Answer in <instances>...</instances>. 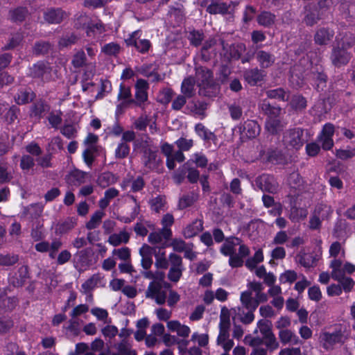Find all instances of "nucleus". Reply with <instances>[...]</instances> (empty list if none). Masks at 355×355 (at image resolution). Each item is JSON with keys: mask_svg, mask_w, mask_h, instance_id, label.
Here are the masks:
<instances>
[{"mask_svg": "<svg viewBox=\"0 0 355 355\" xmlns=\"http://www.w3.org/2000/svg\"><path fill=\"white\" fill-rule=\"evenodd\" d=\"M220 252L224 256L229 257V265L233 268H240L245 263L246 268L252 270L257 268V264L263 261V250L259 249L253 257L244 261V259L250 254V250L238 237L227 238L221 245Z\"/></svg>", "mask_w": 355, "mask_h": 355, "instance_id": "1", "label": "nucleus"}, {"mask_svg": "<svg viewBox=\"0 0 355 355\" xmlns=\"http://www.w3.org/2000/svg\"><path fill=\"white\" fill-rule=\"evenodd\" d=\"M347 338V327L341 324L336 325L332 332H324L320 334V339L323 347L329 349L336 344H343Z\"/></svg>", "mask_w": 355, "mask_h": 355, "instance_id": "2", "label": "nucleus"}, {"mask_svg": "<svg viewBox=\"0 0 355 355\" xmlns=\"http://www.w3.org/2000/svg\"><path fill=\"white\" fill-rule=\"evenodd\" d=\"M141 159L145 173L156 170L161 163V160L157 155V150L155 148L150 146L147 141L142 146Z\"/></svg>", "mask_w": 355, "mask_h": 355, "instance_id": "3", "label": "nucleus"}, {"mask_svg": "<svg viewBox=\"0 0 355 355\" xmlns=\"http://www.w3.org/2000/svg\"><path fill=\"white\" fill-rule=\"evenodd\" d=\"M169 263L171 267L168 273V278L171 282H178L184 270L182 259L180 256L171 253L169 254Z\"/></svg>", "mask_w": 355, "mask_h": 355, "instance_id": "4", "label": "nucleus"}, {"mask_svg": "<svg viewBox=\"0 0 355 355\" xmlns=\"http://www.w3.org/2000/svg\"><path fill=\"white\" fill-rule=\"evenodd\" d=\"M146 297L154 300L158 304H164L166 300V291L162 288L161 283L151 282L146 291Z\"/></svg>", "mask_w": 355, "mask_h": 355, "instance_id": "5", "label": "nucleus"}, {"mask_svg": "<svg viewBox=\"0 0 355 355\" xmlns=\"http://www.w3.org/2000/svg\"><path fill=\"white\" fill-rule=\"evenodd\" d=\"M141 33L139 30L135 31L129 35L125 39V43L128 46H133L140 53H146L151 44L148 40L141 39Z\"/></svg>", "mask_w": 355, "mask_h": 355, "instance_id": "6", "label": "nucleus"}, {"mask_svg": "<svg viewBox=\"0 0 355 355\" xmlns=\"http://www.w3.org/2000/svg\"><path fill=\"white\" fill-rule=\"evenodd\" d=\"M135 103L140 107L142 110H144V103L148 101V89L149 88L148 83L144 79H138L135 85Z\"/></svg>", "mask_w": 355, "mask_h": 355, "instance_id": "7", "label": "nucleus"}, {"mask_svg": "<svg viewBox=\"0 0 355 355\" xmlns=\"http://www.w3.org/2000/svg\"><path fill=\"white\" fill-rule=\"evenodd\" d=\"M303 131L300 128H295L287 131L284 136V142L286 145L296 149L303 145Z\"/></svg>", "mask_w": 355, "mask_h": 355, "instance_id": "8", "label": "nucleus"}, {"mask_svg": "<svg viewBox=\"0 0 355 355\" xmlns=\"http://www.w3.org/2000/svg\"><path fill=\"white\" fill-rule=\"evenodd\" d=\"M351 58L350 53L340 46L334 47L331 54L332 64L337 67L346 65Z\"/></svg>", "mask_w": 355, "mask_h": 355, "instance_id": "9", "label": "nucleus"}, {"mask_svg": "<svg viewBox=\"0 0 355 355\" xmlns=\"http://www.w3.org/2000/svg\"><path fill=\"white\" fill-rule=\"evenodd\" d=\"M256 182L259 189L263 191L274 193L278 190V184L272 175L263 174L257 179Z\"/></svg>", "mask_w": 355, "mask_h": 355, "instance_id": "10", "label": "nucleus"}, {"mask_svg": "<svg viewBox=\"0 0 355 355\" xmlns=\"http://www.w3.org/2000/svg\"><path fill=\"white\" fill-rule=\"evenodd\" d=\"M334 35V32L328 28H320L315 35V43L320 46H326L330 43Z\"/></svg>", "mask_w": 355, "mask_h": 355, "instance_id": "11", "label": "nucleus"}, {"mask_svg": "<svg viewBox=\"0 0 355 355\" xmlns=\"http://www.w3.org/2000/svg\"><path fill=\"white\" fill-rule=\"evenodd\" d=\"M144 186L145 182L141 176H138L136 178H125L121 183V187L123 190L130 187V191L132 192L141 191Z\"/></svg>", "mask_w": 355, "mask_h": 355, "instance_id": "12", "label": "nucleus"}, {"mask_svg": "<svg viewBox=\"0 0 355 355\" xmlns=\"http://www.w3.org/2000/svg\"><path fill=\"white\" fill-rule=\"evenodd\" d=\"M87 176L86 172L75 169L66 176V181L71 186L78 187L86 182Z\"/></svg>", "mask_w": 355, "mask_h": 355, "instance_id": "13", "label": "nucleus"}, {"mask_svg": "<svg viewBox=\"0 0 355 355\" xmlns=\"http://www.w3.org/2000/svg\"><path fill=\"white\" fill-rule=\"evenodd\" d=\"M255 57L261 68H268L271 67L275 61L274 55L263 50L257 51L255 53Z\"/></svg>", "mask_w": 355, "mask_h": 355, "instance_id": "14", "label": "nucleus"}, {"mask_svg": "<svg viewBox=\"0 0 355 355\" xmlns=\"http://www.w3.org/2000/svg\"><path fill=\"white\" fill-rule=\"evenodd\" d=\"M166 327L169 331L172 332H176L177 334L182 338H187L190 333V328L181 324L178 320H170L167 322Z\"/></svg>", "mask_w": 355, "mask_h": 355, "instance_id": "15", "label": "nucleus"}, {"mask_svg": "<svg viewBox=\"0 0 355 355\" xmlns=\"http://www.w3.org/2000/svg\"><path fill=\"white\" fill-rule=\"evenodd\" d=\"M117 98L119 101H121V103L118 105V107H125L128 105L135 102V100L132 98L130 87L125 86L123 84L120 85Z\"/></svg>", "mask_w": 355, "mask_h": 355, "instance_id": "16", "label": "nucleus"}, {"mask_svg": "<svg viewBox=\"0 0 355 355\" xmlns=\"http://www.w3.org/2000/svg\"><path fill=\"white\" fill-rule=\"evenodd\" d=\"M17 304V299L8 297L4 293L0 294V314L12 311Z\"/></svg>", "mask_w": 355, "mask_h": 355, "instance_id": "17", "label": "nucleus"}, {"mask_svg": "<svg viewBox=\"0 0 355 355\" xmlns=\"http://www.w3.org/2000/svg\"><path fill=\"white\" fill-rule=\"evenodd\" d=\"M203 229L202 220L196 219L191 223L187 225L182 231V234L186 239H190L196 236Z\"/></svg>", "mask_w": 355, "mask_h": 355, "instance_id": "18", "label": "nucleus"}, {"mask_svg": "<svg viewBox=\"0 0 355 355\" xmlns=\"http://www.w3.org/2000/svg\"><path fill=\"white\" fill-rule=\"evenodd\" d=\"M278 337L283 345H297L300 343L296 334L289 329L279 331Z\"/></svg>", "mask_w": 355, "mask_h": 355, "instance_id": "19", "label": "nucleus"}, {"mask_svg": "<svg viewBox=\"0 0 355 355\" xmlns=\"http://www.w3.org/2000/svg\"><path fill=\"white\" fill-rule=\"evenodd\" d=\"M65 16L66 13L60 8L49 9L44 14V19L49 24H59Z\"/></svg>", "mask_w": 355, "mask_h": 355, "instance_id": "20", "label": "nucleus"}, {"mask_svg": "<svg viewBox=\"0 0 355 355\" xmlns=\"http://www.w3.org/2000/svg\"><path fill=\"white\" fill-rule=\"evenodd\" d=\"M141 257V266L145 270H148L153 264V248L148 245H143L139 249Z\"/></svg>", "mask_w": 355, "mask_h": 355, "instance_id": "21", "label": "nucleus"}, {"mask_svg": "<svg viewBox=\"0 0 355 355\" xmlns=\"http://www.w3.org/2000/svg\"><path fill=\"white\" fill-rule=\"evenodd\" d=\"M28 277V271L27 266H21L18 272H16L10 279V283L15 287L21 286L25 283L26 280Z\"/></svg>", "mask_w": 355, "mask_h": 355, "instance_id": "22", "label": "nucleus"}, {"mask_svg": "<svg viewBox=\"0 0 355 355\" xmlns=\"http://www.w3.org/2000/svg\"><path fill=\"white\" fill-rule=\"evenodd\" d=\"M130 238V233L125 229L119 233L112 234L108 238V243L112 246H118L121 244H126Z\"/></svg>", "mask_w": 355, "mask_h": 355, "instance_id": "23", "label": "nucleus"}, {"mask_svg": "<svg viewBox=\"0 0 355 355\" xmlns=\"http://www.w3.org/2000/svg\"><path fill=\"white\" fill-rule=\"evenodd\" d=\"M217 344L222 346L225 352H228L234 346L233 340L230 338L229 329H220L217 338Z\"/></svg>", "mask_w": 355, "mask_h": 355, "instance_id": "24", "label": "nucleus"}, {"mask_svg": "<svg viewBox=\"0 0 355 355\" xmlns=\"http://www.w3.org/2000/svg\"><path fill=\"white\" fill-rule=\"evenodd\" d=\"M172 236L171 230L160 229L152 232L148 236V241L153 244L161 243L164 240H168Z\"/></svg>", "mask_w": 355, "mask_h": 355, "instance_id": "25", "label": "nucleus"}, {"mask_svg": "<svg viewBox=\"0 0 355 355\" xmlns=\"http://www.w3.org/2000/svg\"><path fill=\"white\" fill-rule=\"evenodd\" d=\"M312 80L315 82V87L318 92L323 91L326 87L327 76L323 73L322 66L317 67L316 71L312 70Z\"/></svg>", "mask_w": 355, "mask_h": 355, "instance_id": "26", "label": "nucleus"}, {"mask_svg": "<svg viewBox=\"0 0 355 355\" xmlns=\"http://www.w3.org/2000/svg\"><path fill=\"white\" fill-rule=\"evenodd\" d=\"M241 302L243 308L247 310L255 311L258 307L257 302L252 297L250 291H245L241 293L240 297Z\"/></svg>", "mask_w": 355, "mask_h": 355, "instance_id": "27", "label": "nucleus"}, {"mask_svg": "<svg viewBox=\"0 0 355 355\" xmlns=\"http://www.w3.org/2000/svg\"><path fill=\"white\" fill-rule=\"evenodd\" d=\"M264 75L257 68L247 70L244 73L245 80L250 85H256L263 80Z\"/></svg>", "mask_w": 355, "mask_h": 355, "instance_id": "28", "label": "nucleus"}, {"mask_svg": "<svg viewBox=\"0 0 355 355\" xmlns=\"http://www.w3.org/2000/svg\"><path fill=\"white\" fill-rule=\"evenodd\" d=\"M284 128L283 123L279 118L269 117L266 121V129L272 135L277 134Z\"/></svg>", "mask_w": 355, "mask_h": 355, "instance_id": "29", "label": "nucleus"}, {"mask_svg": "<svg viewBox=\"0 0 355 355\" xmlns=\"http://www.w3.org/2000/svg\"><path fill=\"white\" fill-rule=\"evenodd\" d=\"M196 78L200 85H204L209 83L212 78L211 71L203 67H198L196 69Z\"/></svg>", "mask_w": 355, "mask_h": 355, "instance_id": "30", "label": "nucleus"}, {"mask_svg": "<svg viewBox=\"0 0 355 355\" xmlns=\"http://www.w3.org/2000/svg\"><path fill=\"white\" fill-rule=\"evenodd\" d=\"M181 92L187 98H191L195 94V80L192 77L183 80L181 85Z\"/></svg>", "mask_w": 355, "mask_h": 355, "instance_id": "31", "label": "nucleus"}, {"mask_svg": "<svg viewBox=\"0 0 355 355\" xmlns=\"http://www.w3.org/2000/svg\"><path fill=\"white\" fill-rule=\"evenodd\" d=\"M229 6L221 0H214L207 8L210 14H225L228 12Z\"/></svg>", "mask_w": 355, "mask_h": 355, "instance_id": "32", "label": "nucleus"}, {"mask_svg": "<svg viewBox=\"0 0 355 355\" xmlns=\"http://www.w3.org/2000/svg\"><path fill=\"white\" fill-rule=\"evenodd\" d=\"M105 214L103 210L96 211L92 216L89 220L86 223V228L89 230L97 228L101 223Z\"/></svg>", "mask_w": 355, "mask_h": 355, "instance_id": "33", "label": "nucleus"}, {"mask_svg": "<svg viewBox=\"0 0 355 355\" xmlns=\"http://www.w3.org/2000/svg\"><path fill=\"white\" fill-rule=\"evenodd\" d=\"M276 17L270 12H261L257 16V22L260 26L269 27L274 24Z\"/></svg>", "mask_w": 355, "mask_h": 355, "instance_id": "34", "label": "nucleus"}, {"mask_svg": "<svg viewBox=\"0 0 355 355\" xmlns=\"http://www.w3.org/2000/svg\"><path fill=\"white\" fill-rule=\"evenodd\" d=\"M33 98V93L31 89H21L15 96V100L18 104H26L31 101Z\"/></svg>", "mask_w": 355, "mask_h": 355, "instance_id": "35", "label": "nucleus"}, {"mask_svg": "<svg viewBox=\"0 0 355 355\" xmlns=\"http://www.w3.org/2000/svg\"><path fill=\"white\" fill-rule=\"evenodd\" d=\"M47 73H49V68L42 62H38L30 69V74L34 78H44Z\"/></svg>", "mask_w": 355, "mask_h": 355, "instance_id": "36", "label": "nucleus"}, {"mask_svg": "<svg viewBox=\"0 0 355 355\" xmlns=\"http://www.w3.org/2000/svg\"><path fill=\"white\" fill-rule=\"evenodd\" d=\"M151 209L159 213L166 209V200L165 196H157L152 198L150 201Z\"/></svg>", "mask_w": 355, "mask_h": 355, "instance_id": "37", "label": "nucleus"}, {"mask_svg": "<svg viewBox=\"0 0 355 355\" xmlns=\"http://www.w3.org/2000/svg\"><path fill=\"white\" fill-rule=\"evenodd\" d=\"M245 134L249 138H254L260 132V127L255 121H248L244 125Z\"/></svg>", "mask_w": 355, "mask_h": 355, "instance_id": "38", "label": "nucleus"}, {"mask_svg": "<svg viewBox=\"0 0 355 355\" xmlns=\"http://www.w3.org/2000/svg\"><path fill=\"white\" fill-rule=\"evenodd\" d=\"M261 110L268 115L269 117L278 118L281 113V108L279 107H273L266 101L263 100L260 105Z\"/></svg>", "mask_w": 355, "mask_h": 355, "instance_id": "39", "label": "nucleus"}, {"mask_svg": "<svg viewBox=\"0 0 355 355\" xmlns=\"http://www.w3.org/2000/svg\"><path fill=\"white\" fill-rule=\"evenodd\" d=\"M266 96L269 98H275L282 101H287L289 99L288 94L282 88L268 90Z\"/></svg>", "mask_w": 355, "mask_h": 355, "instance_id": "40", "label": "nucleus"}, {"mask_svg": "<svg viewBox=\"0 0 355 355\" xmlns=\"http://www.w3.org/2000/svg\"><path fill=\"white\" fill-rule=\"evenodd\" d=\"M50 110L49 106L40 101L34 104L32 107L31 112L32 114L35 116L42 118L43 117L47 112Z\"/></svg>", "mask_w": 355, "mask_h": 355, "instance_id": "41", "label": "nucleus"}, {"mask_svg": "<svg viewBox=\"0 0 355 355\" xmlns=\"http://www.w3.org/2000/svg\"><path fill=\"white\" fill-rule=\"evenodd\" d=\"M243 101L234 102L229 106L230 116L233 120H239L243 113Z\"/></svg>", "mask_w": 355, "mask_h": 355, "instance_id": "42", "label": "nucleus"}, {"mask_svg": "<svg viewBox=\"0 0 355 355\" xmlns=\"http://www.w3.org/2000/svg\"><path fill=\"white\" fill-rule=\"evenodd\" d=\"M197 199L198 196L193 193L184 195L179 200V208L181 209H185L192 205Z\"/></svg>", "mask_w": 355, "mask_h": 355, "instance_id": "43", "label": "nucleus"}, {"mask_svg": "<svg viewBox=\"0 0 355 355\" xmlns=\"http://www.w3.org/2000/svg\"><path fill=\"white\" fill-rule=\"evenodd\" d=\"M98 147H87L86 149L83 153V158L85 163L87 165V166L91 167L94 159V153L97 152Z\"/></svg>", "mask_w": 355, "mask_h": 355, "instance_id": "44", "label": "nucleus"}, {"mask_svg": "<svg viewBox=\"0 0 355 355\" xmlns=\"http://www.w3.org/2000/svg\"><path fill=\"white\" fill-rule=\"evenodd\" d=\"M76 225V220L75 218H67L63 223L58 225L57 232H58L60 234H64L73 229Z\"/></svg>", "mask_w": 355, "mask_h": 355, "instance_id": "45", "label": "nucleus"}, {"mask_svg": "<svg viewBox=\"0 0 355 355\" xmlns=\"http://www.w3.org/2000/svg\"><path fill=\"white\" fill-rule=\"evenodd\" d=\"M342 261L339 259H334L331 262V268H332L331 277L334 279H339L342 275H343Z\"/></svg>", "mask_w": 355, "mask_h": 355, "instance_id": "46", "label": "nucleus"}, {"mask_svg": "<svg viewBox=\"0 0 355 355\" xmlns=\"http://www.w3.org/2000/svg\"><path fill=\"white\" fill-rule=\"evenodd\" d=\"M14 325L13 320L8 316H0V334H7Z\"/></svg>", "mask_w": 355, "mask_h": 355, "instance_id": "47", "label": "nucleus"}, {"mask_svg": "<svg viewBox=\"0 0 355 355\" xmlns=\"http://www.w3.org/2000/svg\"><path fill=\"white\" fill-rule=\"evenodd\" d=\"M254 311L248 310V311L245 313L243 308L239 307L237 315L243 323L250 324L254 320Z\"/></svg>", "mask_w": 355, "mask_h": 355, "instance_id": "48", "label": "nucleus"}, {"mask_svg": "<svg viewBox=\"0 0 355 355\" xmlns=\"http://www.w3.org/2000/svg\"><path fill=\"white\" fill-rule=\"evenodd\" d=\"M230 312L229 310L226 308H223L221 309V313L220 315V323H219V329H230Z\"/></svg>", "mask_w": 355, "mask_h": 355, "instance_id": "49", "label": "nucleus"}, {"mask_svg": "<svg viewBox=\"0 0 355 355\" xmlns=\"http://www.w3.org/2000/svg\"><path fill=\"white\" fill-rule=\"evenodd\" d=\"M62 112L60 110L52 111L49 113L47 119L52 128H58L62 123Z\"/></svg>", "mask_w": 355, "mask_h": 355, "instance_id": "50", "label": "nucleus"}, {"mask_svg": "<svg viewBox=\"0 0 355 355\" xmlns=\"http://www.w3.org/2000/svg\"><path fill=\"white\" fill-rule=\"evenodd\" d=\"M308 211L304 208H297L293 206L291 209L290 218L292 220L297 221L306 217Z\"/></svg>", "mask_w": 355, "mask_h": 355, "instance_id": "51", "label": "nucleus"}, {"mask_svg": "<svg viewBox=\"0 0 355 355\" xmlns=\"http://www.w3.org/2000/svg\"><path fill=\"white\" fill-rule=\"evenodd\" d=\"M271 325V322L266 320H260L258 321L257 328L263 338L272 334Z\"/></svg>", "mask_w": 355, "mask_h": 355, "instance_id": "52", "label": "nucleus"}, {"mask_svg": "<svg viewBox=\"0 0 355 355\" xmlns=\"http://www.w3.org/2000/svg\"><path fill=\"white\" fill-rule=\"evenodd\" d=\"M336 280L339 282V284L345 293L350 292L354 286V282L353 279L350 277H347L343 275H341L339 279Z\"/></svg>", "mask_w": 355, "mask_h": 355, "instance_id": "53", "label": "nucleus"}, {"mask_svg": "<svg viewBox=\"0 0 355 355\" xmlns=\"http://www.w3.org/2000/svg\"><path fill=\"white\" fill-rule=\"evenodd\" d=\"M262 340L264 345L270 351L275 350L279 347V343L273 333L262 338Z\"/></svg>", "mask_w": 355, "mask_h": 355, "instance_id": "54", "label": "nucleus"}, {"mask_svg": "<svg viewBox=\"0 0 355 355\" xmlns=\"http://www.w3.org/2000/svg\"><path fill=\"white\" fill-rule=\"evenodd\" d=\"M28 15L25 8H17L10 12L11 19L14 21H22Z\"/></svg>", "mask_w": 355, "mask_h": 355, "instance_id": "55", "label": "nucleus"}, {"mask_svg": "<svg viewBox=\"0 0 355 355\" xmlns=\"http://www.w3.org/2000/svg\"><path fill=\"white\" fill-rule=\"evenodd\" d=\"M130 153V146L125 142L119 144L115 150V157L117 159H123L126 157Z\"/></svg>", "mask_w": 355, "mask_h": 355, "instance_id": "56", "label": "nucleus"}, {"mask_svg": "<svg viewBox=\"0 0 355 355\" xmlns=\"http://www.w3.org/2000/svg\"><path fill=\"white\" fill-rule=\"evenodd\" d=\"M195 130L198 135L204 140H210L213 137V133L202 123H198L195 127Z\"/></svg>", "mask_w": 355, "mask_h": 355, "instance_id": "57", "label": "nucleus"}, {"mask_svg": "<svg viewBox=\"0 0 355 355\" xmlns=\"http://www.w3.org/2000/svg\"><path fill=\"white\" fill-rule=\"evenodd\" d=\"M12 179V174L8 171L6 164L0 163V184L10 182Z\"/></svg>", "mask_w": 355, "mask_h": 355, "instance_id": "58", "label": "nucleus"}, {"mask_svg": "<svg viewBox=\"0 0 355 355\" xmlns=\"http://www.w3.org/2000/svg\"><path fill=\"white\" fill-rule=\"evenodd\" d=\"M35 166L34 159L28 155H24L21 157L20 161V168L24 172H28L31 168Z\"/></svg>", "mask_w": 355, "mask_h": 355, "instance_id": "59", "label": "nucleus"}, {"mask_svg": "<svg viewBox=\"0 0 355 355\" xmlns=\"http://www.w3.org/2000/svg\"><path fill=\"white\" fill-rule=\"evenodd\" d=\"M114 348L122 355H126L133 349L131 344L125 339H123L120 343L114 345Z\"/></svg>", "mask_w": 355, "mask_h": 355, "instance_id": "60", "label": "nucleus"}, {"mask_svg": "<svg viewBox=\"0 0 355 355\" xmlns=\"http://www.w3.org/2000/svg\"><path fill=\"white\" fill-rule=\"evenodd\" d=\"M78 129L75 125L67 124L62 127L61 133L68 139L76 137Z\"/></svg>", "mask_w": 355, "mask_h": 355, "instance_id": "61", "label": "nucleus"}, {"mask_svg": "<svg viewBox=\"0 0 355 355\" xmlns=\"http://www.w3.org/2000/svg\"><path fill=\"white\" fill-rule=\"evenodd\" d=\"M297 279V273L294 270H288L282 273L279 277L281 283L292 284Z\"/></svg>", "mask_w": 355, "mask_h": 355, "instance_id": "62", "label": "nucleus"}, {"mask_svg": "<svg viewBox=\"0 0 355 355\" xmlns=\"http://www.w3.org/2000/svg\"><path fill=\"white\" fill-rule=\"evenodd\" d=\"M355 44V37L351 33H347L344 35L341 39V48L347 50L352 47Z\"/></svg>", "mask_w": 355, "mask_h": 355, "instance_id": "63", "label": "nucleus"}, {"mask_svg": "<svg viewBox=\"0 0 355 355\" xmlns=\"http://www.w3.org/2000/svg\"><path fill=\"white\" fill-rule=\"evenodd\" d=\"M204 39L203 33L199 31H191L189 35V40L192 45L196 46L201 44Z\"/></svg>", "mask_w": 355, "mask_h": 355, "instance_id": "64", "label": "nucleus"}]
</instances>
